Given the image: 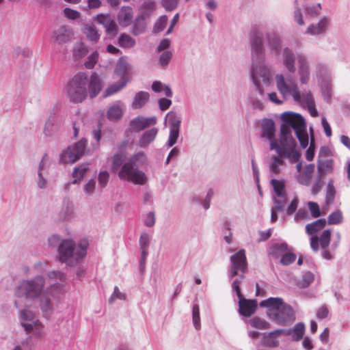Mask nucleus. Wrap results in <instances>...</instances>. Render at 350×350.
Here are the masks:
<instances>
[{"mask_svg": "<svg viewBox=\"0 0 350 350\" xmlns=\"http://www.w3.org/2000/svg\"><path fill=\"white\" fill-rule=\"evenodd\" d=\"M282 124L280 131V140L275 138V126L272 120L267 119L262 124V137L270 141V149L275 150L281 157L288 159L291 163L298 162L301 157L300 152L297 149V142L291 135V128L303 148L308 145V135L304 118L290 111L281 115Z\"/></svg>", "mask_w": 350, "mask_h": 350, "instance_id": "obj_1", "label": "nucleus"}, {"mask_svg": "<svg viewBox=\"0 0 350 350\" xmlns=\"http://www.w3.org/2000/svg\"><path fill=\"white\" fill-rule=\"evenodd\" d=\"M103 88L100 76L95 72L89 78L85 72L75 75L67 86V94L70 101L75 103L83 102L89 96L96 97Z\"/></svg>", "mask_w": 350, "mask_h": 350, "instance_id": "obj_2", "label": "nucleus"}, {"mask_svg": "<svg viewBox=\"0 0 350 350\" xmlns=\"http://www.w3.org/2000/svg\"><path fill=\"white\" fill-rule=\"evenodd\" d=\"M146 160V157L143 152L132 155L119 170L118 173L119 178L135 185H144L147 182V178L139 167L145 163Z\"/></svg>", "mask_w": 350, "mask_h": 350, "instance_id": "obj_3", "label": "nucleus"}, {"mask_svg": "<svg viewBox=\"0 0 350 350\" xmlns=\"http://www.w3.org/2000/svg\"><path fill=\"white\" fill-rule=\"evenodd\" d=\"M260 306L267 308L269 317L280 325H285L295 320L293 308L285 304L282 298L269 297L262 301Z\"/></svg>", "mask_w": 350, "mask_h": 350, "instance_id": "obj_4", "label": "nucleus"}, {"mask_svg": "<svg viewBox=\"0 0 350 350\" xmlns=\"http://www.w3.org/2000/svg\"><path fill=\"white\" fill-rule=\"evenodd\" d=\"M88 243L87 241H81L76 248L73 241L66 239L61 242L58 247L59 260L62 262L70 264L83 258L86 255Z\"/></svg>", "mask_w": 350, "mask_h": 350, "instance_id": "obj_5", "label": "nucleus"}, {"mask_svg": "<svg viewBox=\"0 0 350 350\" xmlns=\"http://www.w3.org/2000/svg\"><path fill=\"white\" fill-rule=\"evenodd\" d=\"M275 81L278 90L280 94L284 96L291 94L295 100L297 102L301 100L300 92L295 79L288 78L286 81L282 75H277Z\"/></svg>", "mask_w": 350, "mask_h": 350, "instance_id": "obj_6", "label": "nucleus"}, {"mask_svg": "<svg viewBox=\"0 0 350 350\" xmlns=\"http://www.w3.org/2000/svg\"><path fill=\"white\" fill-rule=\"evenodd\" d=\"M44 283V278L41 276H37L31 281H23L18 286L16 293L18 296L25 295L27 297H37L42 290Z\"/></svg>", "mask_w": 350, "mask_h": 350, "instance_id": "obj_7", "label": "nucleus"}, {"mask_svg": "<svg viewBox=\"0 0 350 350\" xmlns=\"http://www.w3.org/2000/svg\"><path fill=\"white\" fill-rule=\"evenodd\" d=\"M332 232L330 230H324L320 236L314 235L310 238V247L315 252H318L321 247L323 251L322 256L325 259L330 260L332 255L330 252L325 249L329 245L331 241Z\"/></svg>", "mask_w": 350, "mask_h": 350, "instance_id": "obj_8", "label": "nucleus"}, {"mask_svg": "<svg viewBox=\"0 0 350 350\" xmlns=\"http://www.w3.org/2000/svg\"><path fill=\"white\" fill-rule=\"evenodd\" d=\"M87 140L81 139L74 146H69L60 157L62 163H74L77 161L84 153Z\"/></svg>", "mask_w": 350, "mask_h": 350, "instance_id": "obj_9", "label": "nucleus"}, {"mask_svg": "<svg viewBox=\"0 0 350 350\" xmlns=\"http://www.w3.org/2000/svg\"><path fill=\"white\" fill-rule=\"evenodd\" d=\"M231 273L230 277L237 275L239 271L245 273L247 269V262L244 250H240L230 257Z\"/></svg>", "mask_w": 350, "mask_h": 350, "instance_id": "obj_10", "label": "nucleus"}, {"mask_svg": "<svg viewBox=\"0 0 350 350\" xmlns=\"http://www.w3.org/2000/svg\"><path fill=\"white\" fill-rule=\"evenodd\" d=\"M73 33L70 28L66 25H61L54 29L51 37L54 44H62L71 40Z\"/></svg>", "mask_w": 350, "mask_h": 350, "instance_id": "obj_11", "label": "nucleus"}, {"mask_svg": "<svg viewBox=\"0 0 350 350\" xmlns=\"http://www.w3.org/2000/svg\"><path fill=\"white\" fill-rule=\"evenodd\" d=\"M95 21L105 27L108 35L114 36L117 34L118 25L109 14H98L96 16Z\"/></svg>", "mask_w": 350, "mask_h": 350, "instance_id": "obj_12", "label": "nucleus"}, {"mask_svg": "<svg viewBox=\"0 0 350 350\" xmlns=\"http://www.w3.org/2000/svg\"><path fill=\"white\" fill-rule=\"evenodd\" d=\"M167 118L171 124L170 133L168 139V146L171 147L174 146L177 141L180 121L176 117V113L173 112H169L167 115Z\"/></svg>", "mask_w": 350, "mask_h": 350, "instance_id": "obj_13", "label": "nucleus"}, {"mask_svg": "<svg viewBox=\"0 0 350 350\" xmlns=\"http://www.w3.org/2000/svg\"><path fill=\"white\" fill-rule=\"evenodd\" d=\"M239 313L246 317L252 316L257 308V301L255 299H246L243 297L239 298Z\"/></svg>", "mask_w": 350, "mask_h": 350, "instance_id": "obj_14", "label": "nucleus"}, {"mask_svg": "<svg viewBox=\"0 0 350 350\" xmlns=\"http://www.w3.org/2000/svg\"><path fill=\"white\" fill-rule=\"evenodd\" d=\"M156 122L157 118L155 117H137L131 122L130 125L135 131H140L150 125L154 124Z\"/></svg>", "mask_w": 350, "mask_h": 350, "instance_id": "obj_15", "label": "nucleus"}, {"mask_svg": "<svg viewBox=\"0 0 350 350\" xmlns=\"http://www.w3.org/2000/svg\"><path fill=\"white\" fill-rule=\"evenodd\" d=\"M133 16V9L131 7H122L118 14V21L122 27L129 26Z\"/></svg>", "mask_w": 350, "mask_h": 350, "instance_id": "obj_16", "label": "nucleus"}, {"mask_svg": "<svg viewBox=\"0 0 350 350\" xmlns=\"http://www.w3.org/2000/svg\"><path fill=\"white\" fill-rule=\"evenodd\" d=\"M21 325L27 333H32L38 338L44 336V326L39 321H33L31 323H21Z\"/></svg>", "mask_w": 350, "mask_h": 350, "instance_id": "obj_17", "label": "nucleus"}, {"mask_svg": "<svg viewBox=\"0 0 350 350\" xmlns=\"http://www.w3.org/2000/svg\"><path fill=\"white\" fill-rule=\"evenodd\" d=\"M314 170V165H307L304 171L300 172L297 176V180L299 183L308 186L312 177Z\"/></svg>", "mask_w": 350, "mask_h": 350, "instance_id": "obj_18", "label": "nucleus"}, {"mask_svg": "<svg viewBox=\"0 0 350 350\" xmlns=\"http://www.w3.org/2000/svg\"><path fill=\"white\" fill-rule=\"evenodd\" d=\"M327 221L325 219H319L306 226V232L308 235H313L325 228Z\"/></svg>", "mask_w": 350, "mask_h": 350, "instance_id": "obj_19", "label": "nucleus"}, {"mask_svg": "<svg viewBox=\"0 0 350 350\" xmlns=\"http://www.w3.org/2000/svg\"><path fill=\"white\" fill-rule=\"evenodd\" d=\"M157 133L158 129L156 128H152L146 131L141 137L139 141V145L142 148L148 146L154 139Z\"/></svg>", "mask_w": 350, "mask_h": 350, "instance_id": "obj_20", "label": "nucleus"}, {"mask_svg": "<svg viewBox=\"0 0 350 350\" xmlns=\"http://www.w3.org/2000/svg\"><path fill=\"white\" fill-rule=\"evenodd\" d=\"M284 157H281L278 154V156H273L271 158L269 170L270 172L275 175L279 174L281 172V167L285 165V162L282 160Z\"/></svg>", "mask_w": 350, "mask_h": 350, "instance_id": "obj_21", "label": "nucleus"}, {"mask_svg": "<svg viewBox=\"0 0 350 350\" xmlns=\"http://www.w3.org/2000/svg\"><path fill=\"white\" fill-rule=\"evenodd\" d=\"M284 332L283 329H277L273 332L269 333L268 334H264V343L269 347H277L278 345V340L277 338L281 336Z\"/></svg>", "mask_w": 350, "mask_h": 350, "instance_id": "obj_22", "label": "nucleus"}, {"mask_svg": "<svg viewBox=\"0 0 350 350\" xmlns=\"http://www.w3.org/2000/svg\"><path fill=\"white\" fill-rule=\"evenodd\" d=\"M298 63L299 64V73L300 75V80L302 83H306L309 79V73L306 59L302 55H299L297 57Z\"/></svg>", "mask_w": 350, "mask_h": 350, "instance_id": "obj_23", "label": "nucleus"}, {"mask_svg": "<svg viewBox=\"0 0 350 350\" xmlns=\"http://www.w3.org/2000/svg\"><path fill=\"white\" fill-rule=\"evenodd\" d=\"M284 55V64L290 72H295V56L293 52L288 49H285L283 52Z\"/></svg>", "mask_w": 350, "mask_h": 350, "instance_id": "obj_24", "label": "nucleus"}, {"mask_svg": "<svg viewBox=\"0 0 350 350\" xmlns=\"http://www.w3.org/2000/svg\"><path fill=\"white\" fill-rule=\"evenodd\" d=\"M252 56L253 58H258V55H261L262 52L261 37L258 36L256 32H254L252 38Z\"/></svg>", "mask_w": 350, "mask_h": 350, "instance_id": "obj_25", "label": "nucleus"}, {"mask_svg": "<svg viewBox=\"0 0 350 350\" xmlns=\"http://www.w3.org/2000/svg\"><path fill=\"white\" fill-rule=\"evenodd\" d=\"M333 169L334 160L332 159L319 161L318 172L321 176L331 173L333 171Z\"/></svg>", "mask_w": 350, "mask_h": 350, "instance_id": "obj_26", "label": "nucleus"}, {"mask_svg": "<svg viewBox=\"0 0 350 350\" xmlns=\"http://www.w3.org/2000/svg\"><path fill=\"white\" fill-rule=\"evenodd\" d=\"M327 21L326 18L321 19L317 25H312L307 29L306 33L311 35H319L323 33L327 28Z\"/></svg>", "mask_w": 350, "mask_h": 350, "instance_id": "obj_27", "label": "nucleus"}, {"mask_svg": "<svg viewBox=\"0 0 350 350\" xmlns=\"http://www.w3.org/2000/svg\"><path fill=\"white\" fill-rule=\"evenodd\" d=\"M149 99V94L146 92H139L135 96L132 107L134 109H140L142 108L148 100Z\"/></svg>", "mask_w": 350, "mask_h": 350, "instance_id": "obj_28", "label": "nucleus"}, {"mask_svg": "<svg viewBox=\"0 0 350 350\" xmlns=\"http://www.w3.org/2000/svg\"><path fill=\"white\" fill-rule=\"evenodd\" d=\"M125 155L123 153H116L112 157V163L111 166V171L113 173L119 172L122 165L124 163Z\"/></svg>", "mask_w": 350, "mask_h": 350, "instance_id": "obj_29", "label": "nucleus"}, {"mask_svg": "<svg viewBox=\"0 0 350 350\" xmlns=\"http://www.w3.org/2000/svg\"><path fill=\"white\" fill-rule=\"evenodd\" d=\"M146 29L145 18L143 15L138 16L133 23L132 33L135 36H138L142 33Z\"/></svg>", "mask_w": 350, "mask_h": 350, "instance_id": "obj_30", "label": "nucleus"}, {"mask_svg": "<svg viewBox=\"0 0 350 350\" xmlns=\"http://www.w3.org/2000/svg\"><path fill=\"white\" fill-rule=\"evenodd\" d=\"M266 77V70L264 66H259V67L256 66L254 64L252 66V78L256 86H259L258 78L259 77Z\"/></svg>", "mask_w": 350, "mask_h": 350, "instance_id": "obj_31", "label": "nucleus"}, {"mask_svg": "<svg viewBox=\"0 0 350 350\" xmlns=\"http://www.w3.org/2000/svg\"><path fill=\"white\" fill-rule=\"evenodd\" d=\"M123 111L122 107L118 105H112L107 111V118L110 120L116 121L122 118Z\"/></svg>", "mask_w": 350, "mask_h": 350, "instance_id": "obj_32", "label": "nucleus"}, {"mask_svg": "<svg viewBox=\"0 0 350 350\" xmlns=\"http://www.w3.org/2000/svg\"><path fill=\"white\" fill-rule=\"evenodd\" d=\"M271 185L273 187L275 196H282V195H287L285 191V183L284 180L271 179Z\"/></svg>", "mask_w": 350, "mask_h": 350, "instance_id": "obj_33", "label": "nucleus"}, {"mask_svg": "<svg viewBox=\"0 0 350 350\" xmlns=\"http://www.w3.org/2000/svg\"><path fill=\"white\" fill-rule=\"evenodd\" d=\"M249 323L252 327L258 329H267L270 327L268 322L258 317H255L250 319Z\"/></svg>", "mask_w": 350, "mask_h": 350, "instance_id": "obj_34", "label": "nucleus"}, {"mask_svg": "<svg viewBox=\"0 0 350 350\" xmlns=\"http://www.w3.org/2000/svg\"><path fill=\"white\" fill-rule=\"evenodd\" d=\"M88 53V50L82 42H78L75 44L73 49V57L75 59L78 60L83 58Z\"/></svg>", "mask_w": 350, "mask_h": 350, "instance_id": "obj_35", "label": "nucleus"}, {"mask_svg": "<svg viewBox=\"0 0 350 350\" xmlns=\"http://www.w3.org/2000/svg\"><path fill=\"white\" fill-rule=\"evenodd\" d=\"M40 307L45 317L49 316L53 311L51 299L46 295H44L40 300Z\"/></svg>", "mask_w": 350, "mask_h": 350, "instance_id": "obj_36", "label": "nucleus"}, {"mask_svg": "<svg viewBox=\"0 0 350 350\" xmlns=\"http://www.w3.org/2000/svg\"><path fill=\"white\" fill-rule=\"evenodd\" d=\"M118 44L122 48H131L135 44V40L129 35L122 33L119 38Z\"/></svg>", "mask_w": 350, "mask_h": 350, "instance_id": "obj_37", "label": "nucleus"}, {"mask_svg": "<svg viewBox=\"0 0 350 350\" xmlns=\"http://www.w3.org/2000/svg\"><path fill=\"white\" fill-rule=\"evenodd\" d=\"M126 85L125 81H122L119 84H113L109 86L104 92L103 96L109 97L116 92H119L121 89H122Z\"/></svg>", "mask_w": 350, "mask_h": 350, "instance_id": "obj_38", "label": "nucleus"}, {"mask_svg": "<svg viewBox=\"0 0 350 350\" xmlns=\"http://www.w3.org/2000/svg\"><path fill=\"white\" fill-rule=\"evenodd\" d=\"M88 170V165H81L79 167L75 168L72 174V176L75 178L72 183L75 184L77 183L78 180H81Z\"/></svg>", "mask_w": 350, "mask_h": 350, "instance_id": "obj_39", "label": "nucleus"}, {"mask_svg": "<svg viewBox=\"0 0 350 350\" xmlns=\"http://www.w3.org/2000/svg\"><path fill=\"white\" fill-rule=\"evenodd\" d=\"M342 221V213L340 210L332 213L327 218V223L329 225L339 224Z\"/></svg>", "mask_w": 350, "mask_h": 350, "instance_id": "obj_40", "label": "nucleus"}, {"mask_svg": "<svg viewBox=\"0 0 350 350\" xmlns=\"http://www.w3.org/2000/svg\"><path fill=\"white\" fill-rule=\"evenodd\" d=\"M167 23V17L165 15L161 16L159 18V19L156 21L154 23V27H153V31L155 33H160L162 31Z\"/></svg>", "mask_w": 350, "mask_h": 350, "instance_id": "obj_41", "label": "nucleus"}, {"mask_svg": "<svg viewBox=\"0 0 350 350\" xmlns=\"http://www.w3.org/2000/svg\"><path fill=\"white\" fill-rule=\"evenodd\" d=\"M287 200V195H282V196L274 197V208L277 211H282L284 208Z\"/></svg>", "mask_w": 350, "mask_h": 350, "instance_id": "obj_42", "label": "nucleus"}, {"mask_svg": "<svg viewBox=\"0 0 350 350\" xmlns=\"http://www.w3.org/2000/svg\"><path fill=\"white\" fill-rule=\"evenodd\" d=\"M48 157L46 154H44L42 158V160L40 161V165H39V172H38V177H39V180H38V186L40 188H43L44 186H45V184H46V181L44 180V178H42V174H41V170L44 168L45 164L46 163V162L48 161Z\"/></svg>", "mask_w": 350, "mask_h": 350, "instance_id": "obj_43", "label": "nucleus"}, {"mask_svg": "<svg viewBox=\"0 0 350 350\" xmlns=\"http://www.w3.org/2000/svg\"><path fill=\"white\" fill-rule=\"evenodd\" d=\"M85 33L87 37L92 41L98 40L100 37V35L98 34L96 27L92 25H89L85 27Z\"/></svg>", "mask_w": 350, "mask_h": 350, "instance_id": "obj_44", "label": "nucleus"}, {"mask_svg": "<svg viewBox=\"0 0 350 350\" xmlns=\"http://www.w3.org/2000/svg\"><path fill=\"white\" fill-rule=\"evenodd\" d=\"M98 59V53L97 51L92 53L88 58V60L85 62L84 65L86 68L92 69L94 67Z\"/></svg>", "mask_w": 350, "mask_h": 350, "instance_id": "obj_45", "label": "nucleus"}, {"mask_svg": "<svg viewBox=\"0 0 350 350\" xmlns=\"http://www.w3.org/2000/svg\"><path fill=\"white\" fill-rule=\"evenodd\" d=\"M192 316H193V323L194 327L196 329H199L200 327V308H199V306L198 304H195L193 306Z\"/></svg>", "mask_w": 350, "mask_h": 350, "instance_id": "obj_46", "label": "nucleus"}, {"mask_svg": "<svg viewBox=\"0 0 350 350\" xmlns=\"http://www.w3.org/2000/svg\"><path fill=\"white\" fill-rule=\"evenodd\" d=\"M308 206L312 217L317 218L321 215L320 208L317 202H309Z\"/></svg>", "mask_w": 350, "mask_h": 350, "instance_id": "obj_47", "label": "nucleus"}, {"mask_svg": "<svg viewBox=\"0 0 350 350\" xmlns=\"http://www.w3.org/2000/svg\"><path fill=\"white\" fill-rule=\"evenodd\" d=\"M336 191L333 185L329 183L326 193V203L330 204L333 203L335 197Z\"/></svg>", "mask_w": 350, "mask_h": 350, "instance_id": "obj_48", "label": "nucleus"}, {"mask_svg": "<svg viewBox=\"0 0 350 350\" xmlns=\"http://www.w3.org/2000/svg\"><path fill=\"white\" fill-rule=\"evenodd\" d=\"M293 332L295 335L296 336V340H301L305 332V325L304 323H299L295 325L293 329Z\"/></svg>", "mask_w": 350, "mask_h": 350, "instance_id": "obj_49", "label": "nucleus"}, {"mask_svg": "<svg viewBox=\"0 0 350 350\" xmlns=\"http://www.w3.org/2000/svg\"><path fill=\"white\" fill-rule=\"evenodd\" d=\"M296 259V255L293 253H286L284 254L280 260V262L283 265H289L293 263Z\"/></svg>", "mask_w": 350, "mask_h": 350, "instance_id": "obj_50", "label": "nucleus"}, {"mask_svg": "<svg viewBox=\"0 0 350 350\" xmlns=\"http://www.w3.org/2000/svg\"><path fill=\"white\" fill-rule=\"evenodd\" d=\"M64 14L66 17L69 19L75 20L80 17L81 14L79 12L72 10L69 8H66L64 10Z\"/></svg>", "mask_w": 350, "mask_h": 350, "instance_id": "obj_51", "label": "nucleus"}, {"mask_svg": "<svg viewBox=\"0 0 350 350\" xmlns=\"http://www.w3.org/2000/svg\"><path fill=\"white\" fill-rule=\"evenodd\" d=\"M140 248L142 251L148 252L149 246V236L146 233L141 235L139 239Z\"/></svg>", "mask_w": 350, "mask_h": 350, "instance_id": "obj_52", "label": "nucleus"}, {"mask_svg": "<svg viewBox=\"0 0 350 350\" xmlns=\"http://www.w3.org/2000/svg\"><path fill=\"white\" fill-rule=\"evenodd\" d=\"M109 175L107 171H102L98 174V183L101 188H104L109 180Z\"/></svg>", "mask_w": 350, "mask_h": 350, "instance_id": "obj_53", "label": "nucleus"}, {"mask_svg": "<svg viewBox=\"0 0 350 350\" xmlns=\"http://www.w3.org/2000/svg\"><path fill=\"white\" fill-rule=\"evenodd\" d=\"M178 1L179 0H163L162 4L165 10L172 11L177 7Z\"/></svg>", "mask_w": 350, "mask_h": 350, "instance_id": "obj_54", "label": "nucleus"}, {"mask_svg": "<svg viewBox=\"0 0 350 350\" xmlns=\"http://www.w3.org/2000/svg\"><path fill=\"white\" fill-rule=\"evenodd\" d=\"M269 40L272 47L275 49L277 52H278L280 49V39L275 34H273L271 36H269Z\"/></svg>", "mask_w": 350, "mask_h": 350, "instance_id": "obj_55", "label": "nucleus"}, {"mask_svg": "<svg viewBox=\"0 0 350 350\" xmlns=\"http://www.w3.org/2000/svg\"><path fill=\"white\" fill-rule=\"evenodd\" d=\"M321 9V7L320 3H319L317 6L307 7L306 8V14L307 15H310L311 16H316L319 14Z\"/></svg>", "mask_w": 350, "mask_h": 350, "instance_id": "obj_56", "label": "nucleus"}, {"mask_svg": "<svg viewBox=\"0 0 350 350\" xmlns=\"http://www.w3.org/2000/svg\"><path fill=\"white\" fill-rule=\"evenodd\" d=\"M172 58V53L170 51H165L160 56V63L162 66H165L168 64Z\"/></svg>", "mask_w": 350, "mask_h": 350, "instance_id": "obj_57", "label": "nucleus"}, {"mask_svg": "<svg viewBox=\"0 0 350 350\" xmlns=\"http://www.w3.org/2000/svg\"><path fill=\"white\" fill-rule=\"evenodd\" d=\"M298 202H298V200L297 198H295L291 201V204H289V206H288V208L286 209L287 215H291L295 212V211L297 210V206H298Z\"/></svg>", "mask_w": 350, "mask_h": 350, "instance_id": "obj_58", "label": "nucleus"}, {"mask_svg": "<svg viewBox=\"0 0 350 350\" xmlns=\"http://www.w3.org/2000/svg\"><path fill=\"white\" fill-rule=\"evenodd\" d=\"M308 213L307 211L304 208H300L295 216L296 221L308 219Z\"/></svg>", "mask_w": 350, "mask_h": 350, "instance_id": "obj_59", "label": "nucleus"}, {"mask_svg": "<svg viewBox=\"0 0 350 350\" xmlns=\"http://www.w3.org/2000/svg\"><path fill=\"white\" fill-rule=\"evenodd\" d=\"M314 280V275L310 272H307L303 275V287L309 286Z\"/></svg>", "mask_w": 350, "mask_h": 350, "instance_id": "obj_60", "label": "nucleus"}, {"mask_svg": "<svg viewBox=\"0 0 350 350\" xmlns=\"http://www.w3.org/2000/svg\"><path fill=\"white\" fill-rule=\"evenodd\" d=\"M329 310L325 306H321L317 312V316L319 319H325L328 316Z\"/></svg>", "mask_w": 350, "mask_h": 350, "instance_id": "obj_61", "label": "nucleus"}, {"mask_svg": "<svg viewBox=\"0 0 350 350\" xmlns=\"http://www.w3.org/2000/svg\"><path fill=\"white\" fill-rule=\"evenodd\" d=\"M96 186V182L94 180L91 179L88 181V183L85 185L84 189L86 193L91 194L94 191Z\"/></svg>", "mask_w": 350, "mask_h": 350, "instance_id": "obj_62", "label": "nucleus"}, {"mask_svg": "<svg viewBox=\"0 0 350 350\" xmlns=\"http://www.w3.org/2000/svg\"><path fill=\"white\" fill-rule=\"evenodd\" d=\"M21 318L23 321L31 320L34 318V314L31 311L25 309L21 312Z\"/></svg>", "mask_w": 350, "mask_h": 350, "instance_id": "obj_63", "label": "nucleus"}, {"mask_svg": "<svg viewBox=\"0 0 350 350\" xmlns=\"http://www.w3.org/2000/svg\"><path fill=\"white\" fill-rule=\"evenodd\" d=\"M159 107L162 111L167 110L171 105L172 101L167 98H161L159 100Z\"/></svg>", "mask_w": 350, "mask_h": 350, "instance_id": "obj_64", "label": "nucleus"}]
</instances>
